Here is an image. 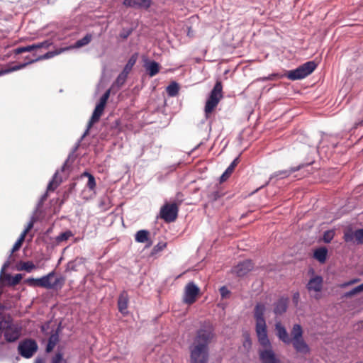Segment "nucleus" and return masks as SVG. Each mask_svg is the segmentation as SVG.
<instances>
[{
    "label": "nucleus",
    "instance_id": "obj_1",
    "mask_svg": "<svg viewBox=\"0 0 363 363\" xmlns=\"http://www.w3.org/2000/svg\"><path fill=\"white\" fill-rule=\"evenodd\" d=\"M215 337V328L210 321H204L196 331L189 346L191 363H207L209 357L208 345Z\"/></svg>",
    "mask_w": 363,
    "mask_h": 363
},
{
    "label": "nucleus",
    "instance_id": "obj_2",
    "mask_svg": "<svg viewBox=\"0 0 363 363\" xmlns=\"http://www.w3.org/2000/svg\"><path fill=\"white\" fill-rule=\"evenodd\" d=\"M276 335L279 340L285 345L292 344L294 350L303 354L310 352V347L303 337V329L299 324H294L291 331V337L289 335L286 328L281 323H275Z\"/></svg>",
    "mask_w": 363,
    "mask_h": 363
},
{
    "label": "nucleus",
    "instance_id": "obj_3",
    "mask_svg": "<svg viewBox=\"0 0 363 363\" xmlns=\"http://www.w3.org/2000/svg\"><path fill=\"white\" fill-rule=\"evenodd\" d=\"M266 306L263 303H257L253 316L255 320V332L260 345H269V340L267 334V326L264 318Z\"/></svg>",
    "mask_w": 363,
    "mask_h": 363
},
{
    "label": "nucleus",
    "instance_id": "obj_4",
    "mask_svg": "<svg viewBox=\"0 0 363 363\" xmlns=\"http://www.w3.org/2000/svg\"><path fill=\"white\" fill-rule=\"evenodd\" d=\"M223 85L220 81H217L208 97L205 107V118L208 120L214 109L217 107L220 100L223 97Z\"/></svg>",
    "mask_w": 363,
    "mask_h": 363
},
{
    "label": "nucleus",
    "instance_id": "obj_5",
    "mask_svg": "<svg viewBox=\"0 0 363 363\" xmlns=\"http://www.w3.org/2000/svg\"><path fill=\"white\" fill-rule=\"evenodd\" d=\"M317 65L313 61L307 62L295 69L290 70L285 74L289 79L295 81L302 79L311 74L316 68Z\"/></svg>",
    "mask_w": 363,
    "mask_h": 363
},
{
    "label": "nucleus",
    "instance_id": "obj_6",
    "mask_svg": "<svg viewBox=\"0 0 363 363\" xmlns=\"http://www.w3.org/2000/svg\"><path fill=\"white\" fill-rule=\"evenodd\" d=\"M55 275V272L52 271L48 273L47 275H45L40 278H38V281L40 282V286L47 289H53L58 290L61 289L62 287L65 284V278L62 276L55 278L54 281H52L53 277Z\"/></svg>",
    "mask_w": 363,
    "mask_h": 363
},
{
    "label": "nucleus",
    "instance_id": "obj_7",
    "mask_svg": "<svg viewBox=\"0 0 363 363\" xmlns=\"http://www.w3.org/2000/svg\"><path fill=\"white\" fill-rule=\"evenodd\" d=\"M38 350L37 342L31 338H26L21 340L18 345V354L26 358H31Z\"/></svg>",
    "mask_w": 363,
    "mask_h": 363
},
{
    "label": "nucleus",
    "instance_id": "obj_8",
    "mask_svg": "<svg viewBox=\"0 0 363 363\" xmlns=\"http://www.w3.org/2000/svg\"><path fill=\"white\" fill-rule=\"evenodd\" d=\"M22 330V325L18 323H15L12 319L2 335L7 342L13 343L21 337Z\"/></svg>",
    "mask_w": 363,
    "mask_h": 363
},
{
    "label": "nucleus",
    "instance_id": "obj_9",
    "mask_svg": "<svg viewBox=\"0 0 363 363\" xmlns=\"http://www.w3.org/2000/svg\"><path fill=\"white\" fill-rule=\"evenodd\" d=\"M178 211L179 208L176 203H166L160 208V216L166 223H172L177 219Z\"/></svg>",
    "mask_w": 363,
    "mask_h": 363
},
{
    "label": "nucleus",
    "instance_id": "obj_10",
    "mask_svg": "<svg viewBox=\"0 0 363 363\" xmlns=\"http://www.w3.org/2000/svg\"><path fill=\"white\" fill-rule=\"evenodd\" d=\"M199 291V288L193 281L189 282L184 288L183 302L188 305L193 304L196 301Z\"/></svg>",
    "mask_w": 363,
    "mask_h": 363
},
{
    "label": "nucleus",
    "instance_id": "obj_11",
    "mask_svg": "<svg viewBox=\"0 0 363 363\" xmlns=\"http://www.w3.org/2000/svg\"><path fill=\"white\" fill-rule=\"evenodd\" d=\"M263 350L259 351V359L262 363H281L272 350L271 342L269 345H261Z\"/></svg>",
    "mask_w": 363,
    "mask_h": 363
},
{
    "label": "nucleus",
    "instance_id": "obj_12",
    "mask_svg": "<svg viewBox=\"0 0 363 363\" xmlns=\"http://www.w3.org/2000/svg\"><path fill=\"white\" fill-rule=\"evenodd\" d=\"M105 105L102 104L98 103L94 110L92 116L88 123L86 129L85 130L84 134L82 135L80 140H82L89 133V130L91 126L96 122H98L104 113Z\"/></svg>",
    "mask_w": 363,
    "mask_h": 363
},
{
    "label": "nucleus",
    "instance_id": "obj_13",
    "mask_svg": "<svg viewBox=\"0 0 363 363\" xmlns=\"http://www.w3.org/2000/svg\"><path fill=\"white\" fill-rule=\"evenodd\" d=\"M254 268V264L250 259H245L239 262L232 269V272L238 277H243L246 275Z\"/></svg>",
    "mask_w": 363,
    "mask_h": 363
},
{
    "label": "nucleus",
    "instance_id": "obj_14",
    "mask_svg": "<svg viewBox=\"0 0 363 363\" xmlns=\"http://www.w3.org/2000/svg\"><path fill=\"white\" fill-rule=\"evenodd\" d=\"M323 279L321 276L315 275L311 278L306 284V289L309 292H320L323 288Z\"/></svg>",
    "mask_w": 363,
    "mask_h": 363
},
{
    "label": "nucleus",
    "instance_id": "obj_15",
    "mask_svg": "<svg viewBox=\"0 0 363 363\" xmlns=\"http://www.w3.org/2000/svg\"><path fill=\"white\" fill-rule=\"evenodd\" d=\"M129 302V296L126 291H123L118 298V308L121 313L125 315L128 313V307Z\"/></svg>",
    "mask_w": 363,
    "mask_h": 363
},
{
    "label": "nucleus",
    "instance_id": "obj_16",
    "mask_svg": "<svg viewBox=\"0 0 363 363\" xmlns=\"http://www.w3.org/2000/svg\"><path fill=\"white\" fill-rule=\"evenodd\" d=\"M123 4L126 7L149 9L152 5L151 0H123Z\"/></svg>",
    "mask_w": 363,
    "mask_h": 363
},
{
    "label": "nucleus",
    "instance_id": "obj_17",
    "mask_svg": "<svg viewBox=\"0 0 363 363\" xmlns=\"http://www.w3.org/2000/svg\"><path fill=\"white\" fill-rule=\"evenodd\" d=\"M67 50H68V48H62V49H60L59 50L48 52L45 54L43 55H40V56L37 57L35 59H33V60H31L28 61V62L17 65L16 66H22V65H23V67L19 68L18 70L24 68L27 65L33 63L34 62H36V61H38V60H47V59H50L51 57H53L55 55H59L61 52H62L63 51Z\"/></svg>",
    "mask_w": 363,
    "mask_h": 363
},
{
    "label": "nucleus",
    "instance_id": "obj_18",
    "mask_svg": "<svg viewBox=\"0 0 363 363\" xmlns=\"http://www.w3.org/2000/svg\"><path fill=\"white\" fill-rule=\"evenodd\" d=\"M301 168V166L299 165L296 167H291L289 169L281 170L274 172L269 178L270 180L274 178H277V179H284L289 177L293 172H295L299 170Z\"/></svg>",
    "mask_w": 363,
    "mask_h": 363
},
{
    "label": "nucleus",
    "instance_id": "obj_19",
    "mask_svg": "<svg viewBox=\"0 0 363 363\" xmlns=\"http://www.w3.org/2000/svg\"><path fill=\"white\" fill-rule=\"evenodd\" d=\"M59 341L60 337L57 329L54 333H52L49 337L48 342L45 348V352L47 353L51 352L56 346V345L59 342Z\"/></svg>",
    "mask_w": 363,
    "mask_h": 363
},
{
    "label": "nucleus",
    "instance_id": "obj_20",
    "mask_svg": "<svg viewBox=\"0 0 363 363\" xmlns=\"http://www.w3.org/2000/svg\"><path fill=\"white\" fill-rule=\"evenodd\" d=\"M287 308L286 299L280 298L274 303V313L276 315H281L286 312Z\"/></svg>",
    "mask_w": 363,
    "mask_h": 363
},
{
    "label": "nucleus",
    "instance_id": "obj_21",
    "mask_svg": "<svg viewBox=\"0 0 363 363\" xmlns=\"http://www.w3.org/2000/svg\"><path fill=\"white\" fill-rule=\"evenodd\" d=\"M328 250L326 247H323L316 249L314 251V258L317 259L320 263H325L327 259Z\"/></svg>",
    "mask_w": 363,
    "mask_h": 363
},
{
    "label": "nucleus",
    "instance_id": "obj_22",
    "mask_svg": "<svg viewBox=\"0 0 363 363\" xmlns=\"http://www.w3.org/2000/svg\"><path fill=\"white\" fill-rule=\"evenodd\" d=\"M12 319L10 315L5 314L0 311V335L4 332Z\"/></svg>",
    "mask_w": 363,
    "mask_h": 363
},
{
    "label": "nucleus",
    "instance_id": "obj_23",
    "mask_svg": "<svg viewBox=\"0 0 363 363\" xmlns=\"http://www.w3.org/2000/svg\"><path fill=\"white\" fill-rule=\"evenodd\" d=\"M150 232L147 230H138L135 235V240L137 242L145 243L150 240L149 239Z\"/></svg>",
    "mask_w": 363,
    "mask_h": 363
},
{
    "label": "nucleus",
    "instance_id": "obj_24",
    "mask_svg": "<svg viewBox=\"0 0 363 363\" xmlns=\"http://www.w3.org/2000/svg\"><path fill=\"white\" fill-rule=\"evenodd\" d=\"M61 182L62 179L58 177V171H57L48 183L47 191H54L61 184Z\"/></svg>",
    "mask_w": 363,
    "mask_h": 363
},
{
    "label": "nucleus",
    "instance_id": "obj_25",
    "mask_svg": "<svg viewBox=\"0 0 363 363\" xmlns=\"http://www.w3.org/2000/svg\"><path fill=\"white\" fill-rule=\"evenodd\" d=\"M146 69L150 77L156 75L160 71L159 64L155 61H150L146 64Z\"/></svg>",
    "mask_w": 363,
    "mask_h": 363
},
{
    "label": "nucleus",
    "instance_id": "obj_26",
    "mask_svg": "<svg viewBox=\"0 0 363 363\" xmlns=\"http://www.w3.org/2000/svg\"><path fill=\"white\" fill-rule=\"evenodd\" d=\"M63 356L62 350L57 349V352L52 357L50 363H68Z\"/></svg>",
    "mask_w": 363,
    "mask_h": 363
},
{
    "label": "nucleus",
    "instance_id": "obj_27",
    "mask_svg": "<svg viewBox=\"0 0 363 363\" xmlns=\"http://www.w3.org/2000/svg\"><path fill=\"white\" fill-rule=\"evenodd\" d=\"M92 40V35L87 33L84 37L76 41L74 48H79L88 45Z\"/></svg>",
    "mask_w": 363,
    "mask_h": 363
},
{
    "label": "nucleus",
    "instance_id": "obj_28",
    "mask_svg": "<svg viewBox=\"0 0 363 363\" xmlns=\"http://www.w3.org/2000/svg\"><path fill=\"white\" fill-rule=\"evenodd\" d=\"M128 75V74L122 71L112 84V88L117 87V89H119L125 82Z\"/></svg>",
    "mask_w": 363,
    "mask_h": 363
},
{
    "label": "nucleus",
    "instance_id": "obj_29",
    "mask_svg": "<svg viewBox=\"0 0 363 363\" xmlns=\"http://www.w3.org/2000/svg\"><path fill=\"white\" fill-rule=\"evenodd\" d=\"M138 58V55L137 54H134L128 60L127 64L125 65V66L123 68V72H124L126 74H129V72L131 71L133 67L134 66V65L135 64L136 62V60Z\"/></svg>",
    "mask_w": 363,
    "mask_h": 363
},
{
    "label": "nucleus",
    "instance_id": "obj_30",
    "mask_svg": "<svg viewBox=\"0 0 363 363\" xmlns=\"http://www.w3.org/2000/svg\"><path fill=\"white\" fill-rule=\"evenodd\" d=\"M179 89V87L178 84L173 82L167 87V92L169 96H175L177 95Z\"/></svg>",
    "mask_w": 363,
    "mask_h": 363
},
{
    "label": "nucleus",
    "instance_id": "obj_31",
    "mask_svg": "<svg viewBox=\"0 0 363 363\" xmlns=\"http://www.w3.org/2000/svg\"><path fill=\"white\" fill-rule=\"evenodd\" d=\"M73 236V233L71 230H67L60 233L59 235L56 237V242L57 243L62 242L63 241L67 240L69 238Z\"/></svg>",
    "mask_w": 363,
    "mask_h": 363
},
{
    "label": "nucleus",
    "instance_id": "obj_32",
    "mask_svg": "<svg viewBox=\"0 0 363 363\" xmlns=\"http://www.w3.org/2000/svg\"><path fill=\"white\" fill-rule=\"evenodd\" d=\"M35 50H36L35 47V45L33 44L31 45H28V46L18 48H16L14 52L16 54H21V53H23V52H31V51Z\"/></svg>",
    "mask_w": 363,
    "mask_h": 363
},
{
    "label": "nucleus",
    "instance_id": "obj_33",
    "mask_svg": "<svg viewBox=\"0 0 363 363\" xmlns=\"http://www.w3.org/2000/svg\"><path fill=\"white\" fill-rule=\"evenodd\" d=\"M167 246V243L164 242H160L156 245L154 246V247L152 250L151 255H154L159 252L163 250Z\"/></svg>",
    "mask_w": 363,
    "mask_h": 363
},
{
    "label": "nucleus",
    "instance_id": "obj_34",
    "mask_svg": "<svg viewBox=\"0 0 363 363\" xmlns=\"http://www.w3.org/2000/svg\"><path fill=\"white\" fill-rule=\"evenodd\" d=\"M34 269H35V265L30 261L23 262L21 267V269L25 270L28 272H30Z\"/></svg>",
    "mask_w": 363,
    "mask_h": 363
},
{
    "label": "nucleus",
    "instance_id": "obj_35",
    "mask_svg": "<svg viewBox=\"0 0 363 363\" xmlns=\"http://www.w3.org/2000/svg\"><path fill=\"white\" fill-rule=\"evenodd\" d=\"M355 241L358 244H363V229H359L354 232Z\"/></svg>",
    "mask_w": 363,
    "mask_h": 363
},
{
    "label": "nucleus",
    "instance_id": "obj_36",
    "mask_svg": "<svg viewBox=\"0 0 363 363\" xmlns=\"http://www.w3.org/2000/svg\"><path fill=\"white\" fill-rule=\"evenodd\" d=\"M335 233L333 230H326L323 234V240L326 243H329L333 239Z\"/></svg>",
    "mask_w": 363,
    "mask_h": 363
},
{
    "label": "nucleus",
    "instance_id": "obj_37",
    "mask_svg": "<svg viewBox=\"0 0 363 363\" xmlns=\"http://www.w3.org/2000/svg\"><path fill=\"white\" fill-rule=\"evenodd\" d=\"M239 162V157H236L234 159V160L230 163V164L228 166V167L225 169V174L229 173L230 174H232L233 172L235 167L238 165Z\"/></svg>",
    "mask_w": 363,
    "mask_h": 363
},
{
    "label": "nucleus",
    "instance_id": "obj_38",
    "mask_svg": "<svg viewBox=\"0 0 363 363\" xmlns=\"http://www.w3.org/2000/svg\"><path fill=\"white\" fill-rule=\"evenodd\" d=\"M111 94V89L106 91V92L102 95V96L100 98L99 104H102L103 105H106L107 101L110 96Z\"/></svg>",
    "mask_w": 363,
    "mask_h": 363
},
{
    "label": "nucleus",
    "instance_id": "obj_39",
    "mask_svg": "<svg viewBox=\"0 0 363 363\" xmlns=\"http://www.w3.org/2000/svg\"><path fill=\"white\" fill-rule=\"evenodd\" d=\"M22 67H23V65H22V66H12L10 68L1 69V70H0V76L4 75L6 74H9V73H10L11 72L17 71V69H18L19 68H21Z\"/></svg>",
    "mask_w": 363,
    "mask_h": 363
},
{
    "label": "nucleus",
    "instance_id": "obj_40",
    "mask_svg": "<svg viewBox=\"0 0 363 363\" xmlns=\"http://www.w3.org/2000/svg\"><path fill=\"white\" fill-rule=\"evenodd\" d=\"M87 186L89 189L93 190L96 187L95 178L92 174H89Z\"/></svg>",
    "mask_w": 363,
    "mask_h": 363
},
{
    "label": "nucleus",
    "instance_id": "obj_41",
    "mask_svg": "<svg viewBox=\"0 0 363 363\" xmlns=\"http://www.w3.org/2000/svg\"><path fill=\"white\" fill-rule=\"evenodd\" d=\"M219 291L222 298H228L230 294V291L225 286H221Z\"/></svg>",
    "mask_w": 363,
    "mask_h": 363
},
{
    "label": "nucleus",
    "instance_id": "obj_42",
    "mask_svg": "<svg viewBox=\"0 0 363 363\" xmlns=\"http://www.w3.org/2000/svg\"><path fill=\"white\" fill-rule=\"evenodd\" d=\"M34 45H35V49H40V48H48L52 45V43L49 40H45L43 42L38 43H36Z\"/></svg>",
    "mask_w": 363,
    "mask_h": 363
},
{
    "label": "nucleus",
    "instance_id": "obj_43",
    "mask_svg": "<svg viewBox=\"0 0 363 363\" xmlns=\"http://www.w3.org/2000/svg\"><path fill=\"white\" fill-rule=\"evenodd\" d=\"M280 77H281V76L279 74L273 73V74H269L267 77H261L259 79V80L262 82H265V81H268V80H274L276 78H280Z\"/></svg>",
    "mask_w": 363,
    "mask_h": 363
},
{
    "label": "nucleus",
    "instance_id": "obj_44",
    "mask_svg": "<svg viewBox=\"0 0 363 363\" xmlns=\"http://www.w3.org/2000/svg\"><path fill=\"white\" fill-rule=\"evenodd\" d=\"M220 196L221 194L218 190L211 192L208 195V198L213 201H216Z\"/></svg>",
    "mask_w": 363,
    "mask_h": 363
},
{
    "label": "nucleus",
    "instance_id": "obj_45",
    "mask_svg": "<svg viewBox=\"0 0 363 363\" xmlns=\"http://www.w3.org/2000/svg\"><path fill=\"white\" fill-rule=\"evenodd\" d=\"M27 283L32 286H40V282L38 281V278H29L27 279Z\"/></svg>",
    "mask_w": 363,
    "mask_h": 363
},
{
    "label": "nucleus",
    "instance_id": "obj_46",
    "mask_svg": "<svg viewBox=\"0 0 363 363\" xmlns=\"http://www.w3.org/2000/svg\"><path fill=\"white\" fill-rule=\"evenodd\" d=\"M344 238L346 242H352L354 238L353 232H347L344 235Z\"/></svg>",
    "mask_w": 363,
    "mask_h": 363
},
{
    "label": "nucleus",
    "instance_id": "obj_47",
    "mask_svg": "<svg viewBox=\"0 0 363 363\" xmlns=\"http://www.w3.org/2000/svg\"><path fill=\"white\" fill-rule=\"evenodd\" d=\"M22 244L20 243V241H17L15 242V244L13 245L11 250V254H10V256H9V259L11 258L12 257V254L17 251L18 250H19V248L21 247Z\"/></svg>",
    "mask_w": 363,
    "mask_h": 363
},
{
    "label": "nucleus",
    "instance_id": "obj_48",
    "mask_svg": "<svg viewBox=\"0 0 363 363\" xmlns=\"http://www.w3.org/2000/svg\"><path fill=\"white\" fill-rule=\"evenodd\" d=\"M358 281H359V279H352V280H350L349 281H347V282H345V283L342 284L340 285V287L341 288H345L346 286H348L352 285V284H354L355 283H357Z\"/></svg>",
    "mask_w": 363,
    "mask_h": 363
},
{
    "label": "nucleus",
    "instance_id": "obj_49",
    "mask_svg": "<svg viewBox=\"0 0 363 363\" xmlns=\"http://www.w3.org/2000/svg\"><path fill=\"white\" fill-rule=\"evenodd\" d=\"M48 192H45L44 194L42 195L38 203V208H40L42 206L43 202L48 199Z\"/></svg>",
    "mask_w": 363,
    "mask_h": 363
},
{
    "label": "nucleus",
    "instance_id": "obj_50",
    "mask_svg": "<svg viewBox=\"0 0 363 363\" xmlns=\"http://www.w3.org/2000/svg\"><path fill=\"white\" fill-rule=\"evenodd\" d=\"M33 227V221H30L28 223L27 227L25 228V230H23V232H25L26 234L28 233V232Z\"/></svg>",
    "mask_w": 363,
    "mask_h": 363
},
{
    "label": "nucleus",
    "instance_id": "obj_51",
    "mask_svg": "<svg viewBox=\"0 0 363 363\" xmlns=\"http://www.w3.org/2000/svg\"><path fill=\"white\" fill-rule=\"evenodd\" d=\"M21 278H22L21 274H16L15 277H13V284L18 283L21 281Z\"/></svg>",
    "mask_w": 363,
    "mask_h": 363
},
{
    "label": "nucleus",
    "instance_id": "obj_52",
    "mask_svg": "<svg viewBox=\"0 0 363 363\" xmlns=\"http://www.w3.org/2000/svg\"><path fill=\"white\" fill-rule=\"evenodd\" d=\"M26 235V233L25 232H22V233L21 234L20 237L18 238V239L17 240V241H20V243L22 244L23 242L25 240V237Z\"/></svg>",
    "mask_w": 363,
    "mask_h": 363
},
{
    "label": "nucleus",
    "instance_id": "obj_53",
    "mask_svg": "<svg viewBox=\"0 0 363 363\" xmlns=\"http://www.w3.org/2000/svg\"><path fill=\"white\" fill-rule=\"evenodd\" d=\"M230 174L229 173H227L225 174V171L223 172V174L221 175L220 177V180L223 182V181H225L227 178L229 177Z\"/></svg>",
    "mask_w": 363,
    "mask_h": 363
},
{
    "label": "nucleus",
    "instance_id": "obj_54",
    "mask_svg": "<svg viewBox=\"0 0 363 363\" xmlns=\"http://www.w3.org/2000/svg\"><path fill=\"white\" fill-rule=\"evenodd\" d=\"M130 33H131V31L129 30V31L126 32L125 33H121V37L123 39H125L129 36Z\"/></svg>",
    "mask_w": 363,
    "mask_h": 363
},
{
    "label": "nucleus",
    "instance_id": "obj_55",
    "mask_svg": "<svg viewBox=\"0 0 363 363\" xmlns=\"http://www.w3.org/2000/svg\"><path fill=\"white\" fill-rule=\"evenodd\" d=\"M10 264V261L9 260H7L2 266V269H1V271H4V269H6Z\"/></svg>",
    "mask_w": 363,
    "mask_h": 363
},
{
    "label": "nucleus",
    "instance_id": "obj_56",
    "mask_svg": "<svg viewBox=\"0 0 363 363\" xmlns=\"http://www.w3.org/2000/svg\"><path fill=\"white\" fill-rule=\"evenodd\" d=\"M35 363H45V359L42 357H37L35 360Z\"/></svg>",
    "mask_w": 363,
    "mask_h": 363
},
{
    "label": "nucleus",
    "instance_id": "obj_57",
    "mask_svg": "<svg viewBox=\"0 0 363 363\" xmlns=\"http://www.w3.org/2000/svg\"><path fill=\"white\" fill-rule=\"evenodd\" d=\"M299 298V293L296 292L294 294L293 299L295 301H298V299Z\"/></svg>",
    "mask_w": 363,
    "mask_h": 363
},
{
    "label": "nucleus",
    "instance_id": "obj_58",
    "mask_svg": "<svg viewBox=\"0 0 363 363\" xmlns=\"http://www.w3.org/2000/svg\"><path fill=\"white\" fill-rule=\"evenodd\" d=\"M68 162H69V159H67V160L65 162V163H64V164H63V166L62 167V169H61V170H62V171H64V170L65 169V168L67 167V164H68Z\"/></svg>",
    "mask_w": 363,
    "mask_h": 363
},
{
    "label": "nucleus",
    "instance_id": "obj_59",
    "mask_svg": "<svg viewBox=\"0 0 363 363\" xmlns=\"http://www.w3.org/2000/svg\"><path fill=\"white\" fill-rule=\"evenodd\" d=\"M359 293L363 291V283L357 286Z\"/></svg>",
    "mask_w": 363,
    "mask_h": 363
},
{
    "label": "nucleus",
    "instance_id": "obj_60",
    "mask_svg": "<svg viewBox=\"0 0 363 363\" xmlns=\"http://www.w3.org/2000/svg\"><path fill=\"white\" fill-rule=\"evenodd\" d=\"M353 296V294H352V291H351V290H350V291H347V292H346V293L345 294V297H351V296Z\"/></svg>",
    "mask_w": 363,
    "mask_h": 363
},
{
    "label": "nucleus",
    "instance_id": "obj_61",
    "mask_svg": "<svg viewBox=\"0 0 363 363\" xmlns=\"http://www.w3.org/2000/svg\"><path fill=\"white\" fill-rule=\"evenodd\" d=\"M351 291H352V293L353 296H354V294H358V293H359V291H358V290H357V286H356V287H354V288H353Z\"/></svg>",
    "mask_w": 363,
    "mask_h": 363
},
{
    "label": "nucleus",
    "instance_id": "obj_62",
    "mask_svg": "<svg viewBox=\"0 0 363 363\" xmlns=\"http://www.w3.org/2000/svg\"><path fill=\"white\" fill-rule=\"evenodd\" d=\"M6 309V307L4 305H3L2 303H0V311H3Z\"/></svg>",
    "mask_w": 363,
    "mask_h": 363
},
{
    "label": "nucleus",
    "instance_id": "obj_63",
    "mask_svg": "<svg viewBox=\"0 0 363 363\" xmlns=\"http://www.w3.org/2000/svg\"><path fill=\"white\" fill-rule=\"evenodd\" d=\"M89 174H91L90 173L85 172L83 173V176L87 177L89 178Z\"/></svg>",
    "mask_w": 363,
    "mask_h": 363
},
{
    "label": "nucleus",
    "instance_id": "obj_64",
    "mask_svg": "<svg viewBox=\"0 0 363 363\" xmlns=\"http://www.w3.org/2000/svg\"><path fill=\"white\" fill-rule=\"evenodd\" d=\"M246 342H247V344H248L249 345H251V342H250V338H249V337H247V339L246 340Z\"/></svg>",
    "mask_w": 363,
    "mask_h": 363
}]
</instances>
